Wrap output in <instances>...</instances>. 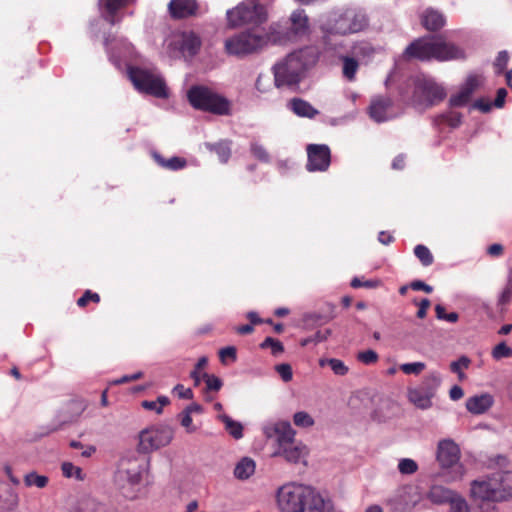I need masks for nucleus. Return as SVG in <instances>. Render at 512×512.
I'll list each match as a JSON object with an SVG mask.
<instances>
[{"label":"nucleus","mask_w":512,"mask_h":512,"mask_svg":"<svg viewBox=\"0 0 512 512\" xmlns=\"http://www.w3.org/2000/svg\"><path fill=\"white\" fill-rule=\"evenodd\" d=\"M318 58L319 52L312 46L292 52L274 66L275 85L283 87L298 84L305 72L317 63Z\"/></svg>","instance_id":"nucleus-1"},{"label":"nucleus","mask_w":512,"mask_h":512,"mask_svg":"<svg viewBox=\"0 0 512 512\" xmlns=\"http://www.w3.org/2000/svg\"><path fill=\"white\" fill-rule=\"evenodd\" d=\"M470 497L482 502H501L511 499L512 472L498 471L472 481Z\"/></svg>","instance_id":"nucleus-2"},{"label":"nucleus","mask_w":512,"mask_h":512,"mask_svg":"<svg viewBox=\"0 0 512 512\" xmlns=\"http://www.w3.org/2000/svg\"><path fill=\"white\" fill-rule=\"evenodd\" d=\"M465 52L453 43L440 38H422L412 42L405 50L404 57L419 60L449 61L464 58Z\"/></svg>","instance_id":"nucleus-3"},{"label":"nucleus","mask_w":512,"mask_h":512,"mask_svg":"<svg viewBox=\"0 0 512 512\" xmlns=\"http://www.w3.org/2000/svg\"><path fill=\"white\" fill-rule=\"evenodd\" d=\"M435 459L447 482H455L463 479L466 468L461 462V449L450 438L438 441L435 451Z\"/></svg>","instance_id":"nucleus-4"},{"label":"nucleus","mask_w":512,"mask_h":512,"mask_svg":"<svg viewBox=\"0 0 512 512\" xmlns=\"http://www.w3.org/2000/svg\"><path fill=\"white\" fill-rule=\"evenodd\" d=\"M315 488L309 485L288 482L276 491V505L281 512H304Z\"/></svg>","instance_id":"nucleus-5"},{"label":"nucleus","mask_w":512,"mask_h":512,"mask_svg":"<svg viewBox=\"0 0 512 512\" xmlns=\"http://www.w3.org/2000/svg\"><path fill=\"white\" fill-rule=\"evenodd\" d=\"M187 96L196 109L219 115H228L231 112L230 101L208 87L194 86L190 88Z\"/></svg>","instance_id":"nucleus-6"},{"label":"nucleus","mask_w":512,"mask_h":512,"mask_svg":"<svg viewBox=\"0 0 512 512\" xmlns=\"http://www.w3.org/2000/svg\"><path fill=\"white\" fill-rule=\"evenodd\" d=\"M128 77L136 90L158 98L167 97V87L161 75L154 69L130 67Z\"/></svg>","instance_id":"nucleus-7"},{"label":"nucleus","mask_w":512,"mask_h":512,"mask_svg":"<svg viewBox=\"0 0 512 512\" xmlns=\"http://www.w3.org/2000/svg\"><path fill=\"white\" fill-rule=\"evenodd\" d=\"M269 41L270 38L266 34L245 31L228 37L224 42V47L229 55L245 56L261 50Z\"/></svg>","instance_id":"nucleus-8"},{"label":"nucleus","mask_w":512,"mask_h":512,"mask_svg":"<svg viewBox=\"0 0 512 512\" xmlns=\"http://www.w3.org/2000/svg\"><path fill=\"white\" fill-rule=\"evenodd\" d=\"M165 48L169 57H192L200 48L199 37L193 32H173L165 40Z\"/></svg>","instance_id":"nucleus-9"},{"label":"nucleus","mask_w":512,"mask_h":512,"mask_svg":"<svg viewBox=\"0 0 512 512\" xmlns=\"http://www.w3.org/2000/svg\"><path fill=\"white\" fill-rule=\"evenodd\" d=\"M228 25L238 27L247 23H262L267 19V10L254 1L240 3L226 13Z\"/></svg>","instance_id":"nucleus-10"},{"label":"nucleus","mask_w":512,"mask_h":512,"mask_svg":"<svg viewBox=\"0 0 512 512\" xmlns=\"http://www.w3.org/2000/svg\"><path fill=\"white\" fill-rule=\"evenodd\" d=\"M144 465L138 461L123 460L115 475L118 489L127 497L131 496L142 481Z\"/></svg>","instance_id":"nucleus-11"},{"label":"nucleus","mask_w":512,"mask_h":512,"mask_svg":"<svg viewBox=\"0 0 512 512\" xmlns=\"http://www.w3.org/2000/svg\"><path fill=\"white\" fill-rule=\"evenodd\" d=\"M173 432L168 427L151 426L138 435V451L150 453L170 444Z\"/></svg>","instance_id":"nucleus-12"},{"label":"nucleus","mask_w":512,"mask_h":512,"mask_svg":"<svg viewBox=\"0 0 512 512\" xmlns=\"http://www.w3.org/2000/svg\"><path fill=\"white\" fill-rule=\"evenodd\" d=\"M441 382L437 373H431L418 387L407 390L408 400L417 408L427 410L432 407V399Z\"/></svg>","instance_id":"nucleus-13"},{"label":"nucleus","mask_w":512,"mask_h":512,"mask_svg":"<svg viewBox=\"0 0 512 512\" xmlns=\"http://www.w3.org/2000/svg\"><path fill=\"white\" fill-rule=\"evenodd\" d=\"M366 26L367 20L364 15L347 12L331 19L329 23L323 27V31L328 35H346L362 31Z\"/></svg>","instance_id":"nucleus-14"},{"label":"nucleus","mask_w":512,"mask_h":512,"mask_svg":"<svg viewBox=\"0 0 512 512\" xmlns=\"http://www.w3.org/2000/svg\"><path fill=\"white\" fill-rule=\"evenodd\" d=\"M262 432L267 439H274L273 450L291 443L296 437V431L286 420L269 421L263 425Z\"/></svg>","instance_id":"nucleus-15"},{"label":"nucleus","mask_w":512,"mask_h":512,"mask_svg":"<svg viewBox=\"0 0 512 512\" xmlns=\"http://www.w3.org/2000/svg\"><path fill=\"white\" fill-rule=\"evenodd\" d=\"M444 89L431 80L420 82L414 92L413 104L417 108H426L441 101L445 97Z\"/></svg>","instance_id":"nucleus-16"},{"label":"nucleus","mask_w":512,"mask_h":512,"mask_svg":"<svg viewBox=\"0 0 512 512\" xmlns=\"http://www.w3.org/2000/svg\"><path fill=\"white\" fill-rule=\"evenodd\" d=\"M107 46L111 61L118 68L126 66L128 72L129 68L133 67L132 63L137 59L138 56L134 47L124 39L116 40L107 44Z\"/></svg>","instance_id":"nucleus-17"},{"label":"nucleus","mask_w":512,"mask_h":512,"mask_svg":"<svg viewBox=\"0 0 512 512\" xmlns=\"http://www.w3.org/2000/svg\"><path fill=\"white\" fill-rule=\"evenodd\" d=\"M308 453L309 450L307 446L294 438L291 443L280 448H275L272 452V456L281 457L289 463L298 464L305 462Z\"/></svg>","instance_id":"nucleus-18"},{"label":"nucleus","mask_w":512,"mask_h":512,"mask_svg":"<svg viewBox=\"0 0 512 512\" xmlns=\"http://www.w3.org/2000/svg\"><path fill=\"white\" fill-rule=\"evenodd\" d=\"M307 154V169L309 171H324L329 167L330 150L328 146L311 144L307 147Z\"/></svg>","instance_id":"nucleus-19"},{"label":"nucleus","mask_w":512,"mask_h":512,"mask_svg":"<svg viewBox=\"0 0 512 512\" xmlns=\"http://www.w3.org/2000/svg\"><path fill=\"white\" fill-rule=\"evenodd\" d=\"M481 84V79L477 75H469L459 90L453 94L449 100L452 107H462L469 103L470 98L474 91Z\"/></svg>","instance_id":"nucleus-20"},{"label":"nucleus","mask_w":512,"mask_h":512,"mask_svg":"<svg viewBox=\"0 0 512 512\" xmlns=\"http://www.w3.org/2000/svg\"><path fill=\"white\" fill-rule=\"evenodd\" d=\"M369 115L376 122H384L395 116L392 102L386 97H376L371 101Z\"/></svg>","instance_id":"nucleus-21"},{"label":"nucleus","mask_w":512,"mask_h":512,"mask_svg":"<svg viewBox=\"0 0 512 512\" xmlns=\"http://www.w3.org/2000/svg\"><path fill=\"white\" fill-rule=\"evenodd\" d=\"M304 512H338L332 499L314 489Z\"/></svg>","instance_id":"nucleus-22"},{"label":"nucleus","mask_w":512,"mask_h":512,"mask_svg":"<svg viewBox=\"0 0 512 512\" xmlns=\"http://www.w3.org/2000/svg\"><path fill=\"white\" fill-rule=\"evenodd\" d=\"M169 12L174 18H186L196 14L198 5L196 0H171Z\"/></svg>","instance_id":"nucleus-23"},{"label":"nucleus","mask_w":512,"mask_h":512,"mask_svg":"<svg viewBox=\"0 0 512 512\" xmlns=\"http://www.w3.org/2000/svg\"><path fill=\"white\" fill-rule=\"evenodd\" d=\"M457 494V491L447 488L440 484H433L426 492V499L436 505L449 503Z\"/></svg>","instance_id":"nucleus-24"},{"label":"nucleus","mask_w":512,"mask_h":512,"mask_svg":"<svg viewBox=\"0 0 512 512\" xmlns=\"http://www.w3.org/2000/svg\"><path fill=\"white\" fill-rule=\"evenodd\" d=\"M493 403V396L489 393H483L468 398L466 401V408L472 414H482L489 410Z\"/></svg>","instance_id":"nucleus-25"},{"label":"nucleus","mask_w":512,"mask_h":512,"mask_svg":"<svg viewBox=\"0 0 512 512\" xmlns=\"http://www.w3.org/2000/svg\"><path fill=\"white\" fill-rule=\"evenodd\" d=\"M291 31L295 35H305L309 31V20L304 10H296L290 16Z\"/></svg>","instance_id":"nucleus-26"},{"label":"nucleus","mask_w":512,"mask_h":512,"mask_svg":"<svg viewBox=\"0 0 512 512\" xmlns=\"http://www.w3.org/2000/svg\"><path fill=\"white\" fill-rule=\"evenodd\" d=\"M288 106L299 117H307L311 119L319 114V111L315 109L309 102L300 98L292 99Z\"/></svg>","instance_id":"nucleus-27"},{"label":"nucleus","mask_w":512,"mask_h":512,"mask_svg":"<svg viewBox=\"0 0 512 512\" xmlns=\"http://www.w3.org/2000/svg\"><path fill=\"white\" fill-rule=\"evenodd\" d=\"M134 1L135 0H100L103 16L111 24H114V15L116 11L130 3H133Z\"/></svg>","instance_id":"nucleus-28"},{"label":"nucleus","mask_w":512,"mask_h":512,"mask_svg":"<svg viewBox=\"0 0 512 512\" xmlns=\"http://www.w3.org/2000/svg\"><path fill=\"white\" fill-rule=\"evenodd\" d=\"M255 469V461L250 457H243L235 465L234 476L239 480H246L255 473Z\"/></svg>","instance_id":"nucleus-29"},{"label":"nucleus","mask_w":512,"mask_h":512,"mask_svg":"<svg viewBox=\"0 0 512 512\" xmlns=\"http://www.w3.org/2000/svg\"><path fill=\"white\" fill-rule=\"evenodd\" d=\"M422 24L428 30H438L445 25V18L440 12L428 9L422 15Z\"/></svg>","instance_id":"nucleus-30"},{"label":"nucleus","mask_w":512,"mask_h":512,"mask_svg":"<svg viewBox=\"0 0 512 512\" xmlns=\"http://www.w3.org/2000/svg\"><path fill=\"white\" fill-rule=\"evenodd\" d=\"M218 418L223 422L226 431L235 439L243 437V426L240 422L234 421L226 414H221Z\"/></svg>","instance_id":"nucleus-31"},{"label":"nucleus","mask_w":512,"mask_h":512,"mask_svg":"<svg viewBox=\"0 0 512 512\" xmlns=\"http://www.w3.org/2000/svg\"><path fill=\"white\" fill-rule=\"evenodd\" d=\"M80 505L82 512H114L108 505L90 497L82 499Z\"/></svg>","instance_id":"nucleus-32"},{"label":"nucleus","mask_w":512,"mask_h":512,"mask_svg":"<svg viewBox=\"0 0 512 512\" xmlns=\"http://www.w3.org/2000/svg\"><path fill=\"white\" fill-rule=\"evenodd\" d=\"M512 300V267L509 268L504 287L501 289L497 303L500 306L508 305Z\"/></svg>","instance_id":"nucleus-33"},{"label":"nucleus","mask_w":512,"mask_h":512,"mask_svg":"<svg viewBox=\"0 0 512 512\" xmlns=\"http://www.w3.org/2000/svg\"><path fill=\"white\" fill-rule=\"evenodd\" d=\"M23 481L26 487H37L39 489H43L48 485L49 478L45 475H40L35 471H31L24 476Z\"/></svg>","instance_id":"nucleus-34"},{"label":"nucleus","mask_w":512,"mask_h":512,"mask_svg":"<svg viewBox=\"0 0 512 512\" xmlns=\"http://www.w3.org/2000/svg\"><path fill=\"white\" fill-rule=\"evenodd\" d=\"M293 423L296 427L301 429H308L314 426V417L306 411H297L293 414Z\"/></svg>","instance_id":"nucleus-35"},{"label":"nucleus","mask_w":512,"mask_h":512,"mask_svg":"<svg viewBox=\"0 0 512 512\" xmlns=\"http://www.w3.org/2000/svg\"><path fill=\"white\" fill-rule=\"evenodd\" d=\"M155 160L164 168L170 170H179L186 166V160L181 157H172L169 160H165L158 154H154Z\"/></svg>","instance_id":"nucleus-36"},{"label":"nucleus","mask_w":512,"mask_h":512,"mask_svg":"<svg viewBox=\"0 0 512 512\" xmlns=\"http://www.w3.org/2000/svg\"><path fill=\"white\" fill-rule=\"evenodd\" d=\"M170 403V400L166 396H159L154 401L144 400L141 402V406L145 410L154 411L156 414H161L163 408Z\"/></svg>","instance_id":"nucleus-37"},{"label":"nucleus","mask_w":512,"mask_h":512,"mask_svg":"<svg viewBox=\"0 0 512 512\" xmlns=\"http://www.w3.org/2000/svg\"><path fill=\"white\" fill-rule=\"evenodd\" d=\"M320 366L328 365L331 370L339 376L346 375L348 373V367L345 365V363L336 358H330V359H321L319 361Z\"/></svg>","instance_id":"nucleus-38"},{"label":"nucleus","mask_w":512,"mask_h":512,"mask_svg":"<svg viewBox=\"0 0 512 512\" xmlns=\"http://www.w3.org/2000/svg\"><path fill=\"white\" fill-rule=\"evenodd\" d=\"M61 470L63 475L67 478H74L79 481H83L85 479V474L82 469L71 462L62 463Z\"/></svg>","instance_id":"nucleus-39"},{"label":"nucleus","mask_w":512,"mask_h":512,"mask_svg":"<svg viewBox=\"0 0 512 512\" xmlns=\"http://www.w3.org/2000/svg\"><path fill=\"white\" fill-rule=\"evenodd\" d=\"M418 464L411 458H401L398 461L397 469L402 475H413L418 471Z\"/></svg>","instance_id":"nucleus-40"},{"label":"nucleus","mask_w":512,"mask_h":512,"mask_svg":"<svg viewBox=\"0 0 512 512\" xmlns=\"http://www.w3.org/2000/svg\"><path fill=\"white\" fill-rule=\"evenodd\" d=\"M343 61V75L348 80H354L355 74L358 70L359 63L352 57L345 56L342 58Z\"/></svg>","instance_id":"nucleus-41"},{"label":"nucleus","mask_w":512,"mask_h":512,"mask_svg":"<svg viewBox=\"0 0 512 512\" xmlns=\"http://www.w3.org/2000/svg\"><path fill=\"white\" fill-rule=\"evenodd\" d=\"M450 512H470V506L467 500L457 492L449 502Z\"/></svg>","instance_id":"nucleus-42"},{"label":"nucleus","mask_w":512,"mask_h":512,"mask_svg":"<svg viewBox=\"0 0 512 512\" xmlns=\"http://www.w3.org/2000/svg\"><path fill=\"white\" fill-rule=\"evenodd\" d=\"M491 356L494 360L499 361L504 358L512 357V348L505 342H500L491 351Z\"/></svg>","instance_id":"nucleus-43"},{"label":"nucleus","mask_w":512,"mask_h":512,"mask_svg":"<svg viewBox=\"0 0 512 512\" xmlns=\"http://www.w3.org/2000/svg\"><path fill=\"white\" fill-rule=\"evenodd\" d=\"M207 147L217 153L222 163H226L231 155V149L227 142H220L217 145L207 144Z\"/></svg>","instance_id":"nucleus-44"},{"label":"nucleus","mask_w":512,"mask_h":512,"mask_svg":"<svg viewBox=\"0 0 512 512\" xmlns=\"http://www.w3.org/2000/svg\"><path fill=\"white\" fill-rule=\"evenodd\" d=\"M470 365V359L466 356L460 357L457 361L451 363L450 368L451 371L458 375L459 380H464L466 378L464 369H467Z\"/></svg>","instance_id":"nucleus-45"},{"label":"nucleus","mask_w":512,"mask_h":512,"mask_svg":"<svg viewBox=\"0 0 512 512\" xmlns=\"http://www.w3.org/2000/svg\"><path fill=\"white\" fill-rule=\"evenodd\" d=\"M426 368V364L424 362H413V363H404L399 366V369L406 375H419Z\"/></svg>","instance_id":"nucleus-46"},{"label":"nucleus","mask_w":512,"mask_h":512,"mask_svg":"<svg viewBox=\"0 0 512 512\" xmlns=\"http://www.w3.org/2000/svg\"><path fill=\"white\" fill-rule=\"evenodd\" d=\"M414 253L424 266H429L432 264L433 256L426 246L417 245L414 248Z\"/></svg>","instance_id":"nucleus-47"},{"label":"nucleus","mask_w":512,"mask_h":512,"mask_svg":"<svg viewBox=\"0 0 512 512\" xmlns=\"http://www.w3.org/2000/svg\"><path fill=\"white\" fill-rule=\"evenodd\" d=\"M379 359V355L372 349L360 351L357 354V360L365 365L375 364Z\"/></svg>","instance_id":"nucleus-48"},{"label":"nucleus","mask_w":512,"mask_h":512,"mask_svg":"<svg viewBox=\"0 0 512 512\" xmlns=\"http://www.w3.org/2000/svg\"><path fill=\"white\" fill-rule=\"evenodd\" d=\"M261 347L269 348L271 350V353L274 356H278V355L282 354L284 351V347H283L282 343L276 339L271 338V337L266 338L261 343Z\"/></svg>","instance_id":"nucleus-49"},{"label":"nucleus","mask_w":512,"mask_h":512,"mask_svg":"<svg viewBox=\"0 0 512 512\" xmlns=\"http://www.w3.org/2000/svg\"><path fill=\"white\" fill-rule=\"evenodd\" d=\"M275 371L284 382H290L293 378L292 367L288 363H281L275 366Z\"/></svg>","instance_id":"nucleus-50"},{"label":"nucleus","mask_w":512,"mask_h":512,"mask_svg":"<svg viewBox=\"0 0 512 512\" xmlns=\"http://www.w3.org/2000/svg\"><path fill=\"white\" fill-rule=\"evenodd\" d=\"M381 285V281L379 279H373V280H362L361 278L355 277L351 281V286L353 288H377Z\"/></svg>","instance_id":"nucleus-51"},{"label":"nucleus","mask_w":512,"mask_h":512,"mask_svg":"<svg viewBox=\"0 0 512 512\" xmlns=\"http://www.w3.org/2000/svg\"><path fill=\"white\" fill-rule=\"evenodd\" d=\"M219 357L223 364H227L228 361L234 362L236 360V348L233 346L222 348L219 351Z\"/></svg>","instance_id":"nucleus-52"},{"label":"nucleus","mask_w":512,"mask_h":512,"mask_svg":"<svg viewBox=\"0 0 512 512\" xmlns=\"http://www.w3.org/2000/svg\"><path fill=\"white\" fill-rule=\"evenodd\" d=\"M203 377L209 390L218 391L221 388L222 382L215 375L204 374Z\"/></svg>","instance_id":"nucleus-53"},{"label":"nucleus","mask_w":512,"mask_h":512,"mask_svg":"<svg viewBox=\"0 0 512 512\" xmlns=\"http://www.w3.org/2000/svg\"><path fill=\"white\" fill-rule=\"evenodd\" d=\"M142 377H143V373L139 371V372L133 373L131 375H125L118 379L112 380L110 382V384L111 385H121V384H125V383L131 382V381H136Z\"/></svg>","instance_id":"nucleus-54"},{"label":"nucleus","mask_w":512,"mask_h":512,"mask_svg":"<svg viewBox=\"0 0 512 512\" xmlns=\"http://www.w3.org/2000/svg\"><path fill=\"white\" fill-rule=\"evenodd\" d=\"M444 120L451 127H458L461 123V115L458 112L450 111L443 116Z\"/></svg>","instance_id":"nucleus-55"},{"label":"nucleus","mask_w":512,"mask_h":512,"mask_svg":"<svg viewBox=\"0 0 512 512\" xmlns=\"http://www.w3.org/2000/svg\"><path fill=\"white\" fill-rule=\"evenodd\" d=\"M173 392L182 399H191L193 397L192 390L190 388H186L181 384L176 385L173 388Z\"/></svg>","instance_id":"nucleus-56"},{"label":"nucleus","mask_w":512,"mask_h":512,"mask_svg":"<svg viewBox=\"0 0 512 512\" xmlns=\"http://www.w3.org/2000/svg\"><path fill=\"white\" fill-rule=\"evenodd\" d=\"M90 300H92V301H94V302H96V303H97V302H99L100 297H99V295H98L97 293H93V292H91V291H89V290H88V291H86V292L84 293V295H83L82 297H80V298L78 299L77 304H78L79 306L83 307V306H85V305L88 303V301H90Z\"/></svg>","instance_id":"nucleus-57"},{"label":"nucleus","mask_w":512,"mask_h":512,"mask_svg":"<svg viewBox=\"0 0 512 512\" xmlns=\"http://www.w3.org/2000/svg\"><path fill=\"white\" fill-rule=\"evenodd\" d=\"M181 425L186 428L187 432L192 433L196 431L193 425L191 414L184 411L181 415Z\"/></svg>","instance_id":"nucleus-58"},{"label":"nucleus","mask_w":512,"mask_h":512,"mask_svg":"<svg viewBox=\"0 0 512 512\" xmlns=\"http://www.w3.org/2000/svg\"><path fill=\"white\" fill-rule=\"evenodd\" d=\"M251 150H252V153L254 154V156L257 157L258 159H260L262 161H268V159H269L268 153L261 145L254 143L251 146Z\"/></svg>","instance_id":"nucleus-59"},{"label":"nucleus","mask_w":512,"mask_h":512,"mask_svg":"<svg viewBox=\"0 0 512 512\" xmlns=\"http://www.w3.org/2000/svg\"><path fill=\"white\" fill-rule=\"evenodd\" d=\"M508 59H509V56H508V53L506 51L500 52L498 54L497 58H496L495 66L499 70L504 69L506 67L507 63H508Z\"/></svg>","instance_id":"nucleus-60"},{"label":"nucleus","mask_w":512,"mask_h":512,"mask_svg":"<svg viewBox=\"0 0 512 512\" xmlns=\"http://www.w3.org/2000/svg\"><path fill=\"white\" fill-rule=\"evenodd\" d=\"M331 335V330L326 329L323 331H317L313 336V341L315 343H320L328 339V337Z\"/></svg>","instance_id":"nucleus-61"},{"label":"nucleus","mask_w":512,"mask_h":512,"mask_svg":"<svg viewBox=\"0 0 512 512\" xmlns=\"http://www.w3.org/2000/svg\"><path fill=\"white\" fill-rule=\"evenodd\" d=\"M506 96L507 91L504 88H500L497 91V97L495 99L494 106L497 108H501L504 105Z\"/></svg>","instance_id":"nucleus-62"},{"label":"nucleus","mask_w":512,"mask_h":512,"mask_svg":"<svg viewBox=\"0 0 512 512\" xmlns=\"http://www.w3.org/2000/svg\"><path fill=\"white\" fill-rule=\"evenodd\" d=\"M449 396L453 401H457L464 396L463 389L460 386H453L449 391Z\"/></svg>","instance_id":"nucleus-63"},{"label":"nucleus","mask_w":512,"mask_h":512,"mask_svg":"<svg viewBox=\"0 0 512 512\" xmlns=\"http://www.w3.org/2000/svg\"><path fill=\"white\" fill-rule=\"evenodd\" d=\"M488 254L493 257H498L503 253V246L501 244L495 243L488 247Z\"/></svg>","instance_id":"nucleus-64"}]
</instances>
